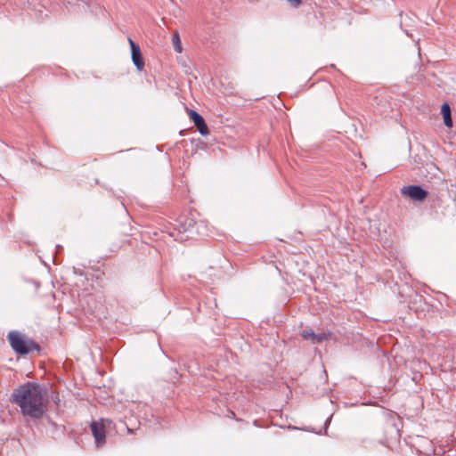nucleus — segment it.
Returning <instances> with one entry per match:
<instances>
[{"label": "nucleus", "mask_w": 456, "mask_h": 456, "mask_svg": "<svg viewBox=\"0 0 456 456\" xmlns=\"http://www.w3.org/2000/svg\"><path fill=\"white\" fill-rule=\"evenodd\" d=\"M12 402L20 408L23 416L32 419H41L47 410L48 396L45 389L36 382H26L15 388Z\"/></svg>", "instance_id": "nucleus-1"}, {"label": "nucleus", "mask_w": 456, "mask_h": 456, "mask_svg": "<svg viewBox=\"0 0 456 456\" xmlns=\"http://www.w3.org/2000/svg\"><path fill=\"white\" fill-rule=\"evenodd\" d=\"M8 341L12 350L20 355L38 350L39 346L33 340L27 338L23 334L17 330H12L7 335Z\"/></svg>", "instance_id": "nucleus-2"}, {"label": "nucleus", "mask_w": 456, "mask_h": 456, "mask_svg": "<svg viewBox=\"0 0 456 456\" xmlns=\"http://www.w3.org/2000/svg\"><path fill=\"white\" fill-rule=\"evenodd\" d=\"M105 423L110 424V419H101L100 421H94L91 424V431L95 439V444L98 447L105 443L106 430Z\"/></svg>", "instance_id": "nucleus-3"}, {"label": "nucleus", "mask_w": 456, "mask_h": 456, "mask_svg": "<svg viewBox=\"0 0 456 456\" xmlns=\"http://www.w3.org/2000/svg\"><path fill=\"white\" fill-rule=\"evenodd\" d=\"M401 193L403 196L409 197L414 201H423L428 196L427 191L419 185L403 186L401 189Z\"/></svg>", "instance_id": "nucleus-4"}, {"label": "nucleus", "mask_w": 456, "mask_h": 456, "mask_svg": "<svg viewBox=\"0 0 456 456\" xmlns=\"http://www.w3.org/2000/svg\"><path fill=\"white\" fill-rule=\"evenodd\" d=\"M191 120L194 123L195 126L197 127L198 131L202 135L208 134L209 131L208 128V126L202 118L201 115H200L197 111L191 110L189 112Z\"/></svg>", "instance_id": "nucleus-5"}, {"label": "nucleus", "mask_w": 456, "mask_h": 456, "mask_svg": "<svg viewBox=\"0 0 456 456\" xmlns=\"http://www.w3.org/2000/svg\"><path fill=\"white\" fill-rule=\"evenodd\" d=\"M132 61L138 70L142 71L144 68V61L141 49L137 44H133Z\"/></svg>", "instance_id": "nucleus-6"}, {"label": "nucleus", "mask_w": 456, "mask_h": 456, "mask_svg": "<svg viewBox=\"0 0 456 456\" xmlns=\"http://www.w3.org/2000/svg\"><path fill=\"white\" fill-rule=\"evenodd\" d=\"M441 114L443 115L444 125L447 127H452V113H451V108L448 103H444L442 105Z\"/></svg>", "instance_id": "nucleus-7"}, {"label": "nucleus", "mask_w": 456, "mask_h": 456, "mask_svg": "<svg viewBox=\"0 0 456 456\" xmlns=\"http://www.w3.org/2000/svg\"><path fill=\"white\" fill-rule=\"evenodd\" d=\"M172 43H173L174 50L176 53H181L183 52V46H182L180 35H179L178 31L174 32V34L172 36Z\"/></svg>", "instance_id": "nucleus-8"}, {"label": "nucleus", "mask_w": 456, "mask_h": 456, "mask_svg": "<svg viewBox=\"0 0 456 456\" xmlns=\"http://www.w3.org/2000/svg\"><path fill=\"white\" fill-rule=\"evenodd\" d=\"M301 335L305 339L311 340L312 342L315 338V333L313 331V330H305Z\"/></svg>", "instance_id": "nucleus-9"}, {"label": "nucleus", "mask_w": 456, "mask_h": 456, "mask_svg": "<svg viewBox=\"0 0 456 456\" xmlns=\"http://www.w3.org/2000/svg\"><path fill=\"white\" fill-rule=\"evenodd\" d=\"M327 338L328 336L325 333L315 334V338H314L313 343H321L323 340L327 339Z\"/></svg>", "instance_id": "nucleus-10"}, {"label": "nucleus", "mask_w": 456, "mask_h": 456, "mask_svg": "<svg viewBox=\"0 0 456 456\" xmlns=\"http://www.w3.org/2000/svg\"><path fill=\"white\" fill-rule=\"evenodd\" d=\"M291 6L298 7L302 4V0H286Z\"/></svg>", "instance_id": "nucleus-11"}, {"label": "nucleus", "mask_w": 456, "mask_h": 456, "mask_svg": "<svg viewBox=\"0 0 456 456\" xmlns=\"http://www.w3.org/2000/svg\"><path fill=\"white\" fill-rule=\"evenodd\" d=\"M129 44L131 45V51H133V44H135L131 38H128Z\"/></svg>", "instance_id": "nucleus-12"}]
</instances>
